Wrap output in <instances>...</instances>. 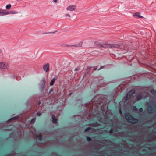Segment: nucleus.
<instances>
[{
	"label": "nucleus",
	"mask_w": 156,
	"mask_h": 156,
	"mask_svg": "<svg viewBox=\"0 0 156 156\" xmlns=\"http://www.w3.org/2000/svg\"><path fill=\"white\" fill-rule=\"evenodd\" d=\"M53 89L52 88H51L50 89L49 93H50L52 91Z\"/></svg>",
	"instance_id": "nucleus-28"
},
{
	"label": "nucleus",
	"mask_w": 156,
	"mask_h": 156,
	"mask_svg": "<svg viewBox=\"0 0 156 156\" xmlns=\"http://www.w3.org/2000/svg\"><path fill=\"white\" fill-rule=\"evenodd\" d=\"M94 69L95 70H96L97 69V68H94Z\"/></svg>",
	"instance_id": "nucleus-33"
},
{
	"label": "nucleus",
	"mask_w": 156,
	"mask_h": 156,
	"mask_svg": "<svg viewBox=\"0 0 156 156\" xmlns=\"http://www.w3.org/2000/svg\"><path fill=\"white\" fill-rule=\"evenodd\" d=\"M57 2V0H54V2L56 3Z\"/></svg>",
	"instance_id": "nucleus-32"
},
{
	"label": "nucleus",
	"mask_w": 156,
	"mask_h": 156,
	"mask_svg": "<svg viewBox=\"0 0 156 156\" xmlns=\"http://www.w3.org/2000/svg\"><path fill=\"white\" fill-rule=\"evenodd\" d=\"M17 13V12H12V11L11 12H6L5 10L0 9V16H3L12 14H16Z\"/></svg>",
	"instance_id": "nucleus-2"
},
{
	"label": "nucleus",
	"mask_w": 156,
	"mask_h": 156,
	"mask_svg": "<svg viewBox=\"0 0 156 156\" xmlns=\"http://www.w3.org/2000/svg\"><path fill=\"white\" fill-rule=\"evenodd\" d=\"M134 16H137L140 18H143V17L140 16V13L139 12H136L134 15Z\"/></svg>",
	"instance_id": "nucleus-12"
},
{
	"label": "nucleus",
	"mask_w": 156,
	"mask_h": 156,
	"mask_svg": "<svg viewBox=\"0 0 156 156\" xmlns=\"http://www.w3.org/2000/svg\"><path fill=\"white\" fill-rule=\"evenodd\" d=\"M9 68V65L6 62H0V68L2 69H8Z\"/></svg>",
	"instance_id": "nucleus-3"
},
{
	"label": "nucleus",
	"mask_w": 156,
	"mask_h": 156,
	"mask_svg": "<svg viewBox=\"0 0 156 156\" xmlns=\"http://www.w3.org/2000/svg\"><path fill=\"white\" fill-rule=\"evenodd\" d=\"M104 66H102L100 68L98 69V70H99L104 68Z\"/></svg>",
	"instance_id": "nucleus-25"
},
{
	"label": "nucleus",
	"mask_w": 156,
	"mask_h": 156,
	"mask_svg": "<svg viewBox=\"0 0 156 156\" xmlns=\"http://www.w3.org/2000/svg\"><path fill=\"white\" fill-rule=\"evenodd\" d=\"M42 81H43V82L44 83L43 86L44 87V85H45V80L44 79Z\"/></svg>",
	"instance_id": "nucleus-23"
},
{
	"label": "nucleus",
	"mask_w": 156,
	"mask_h": 156,
	"mask_svg": "<svg viewBox=\"0 0 156 156\" xmlns=\"http://www.w3.org/2000/svg\"><path fill=\"white\" fill-rule=\"evenodd\" d=\"M55 80V78H54L51 80V82L50 83V86H52L53 85Z\"/></svg>",
	"instance_id": "nucleus-15"
},
{
	"label": "nucleus",
	"mask_w": 156,
	"mask_h": 156,
	"mask_svg": "<svg viewBox=\"0 0 156 156\" xmlns=\"http://www.w3.org/2000/svg\"><path fill=\"white\" fill-rule=\"evenodd\" d=\"M133 111L135 112L137 110V109L136 107L135 106H134L133 107Z\"/></svg>",
	"instance_id": "nucleus-18"
},
{
	"label": "nucleus",
	"mask_w": 156,
	"mask_h": 156,
	"mask_svg": "<svg viewBox=\"0 0 156 156\" xmlns=\"http://www.w3.org/2000/svg\"><path fill=\"white\" fill-rule=\"evenodd\" d=\"M91 68V67L90 66H87V69H90V68Z\"/></svg>",
	"instance_id": "nucleus-29"
},
{
	"label": "nucleus",
	"mask_w": 156,
	"mask_h": 156,
	"mask_svg": "<svg viewBox=\"0 0 156 156\" xmlns=\"http://www.w3.org/2000/svg\"><path fill=\"white\" fill-rule=\"evenodd\" d=\"M86 140L88 141H90L92 140V138L91 137L88 136L86 137Z\"/></svg>",
	"instance_id": "nucleus-16"
},
{
	"label": "nucleus",
	"mask_w": 156,
	"mask_h": 156,
	"mask_svg": "<svg viewBox=\"0 0 156 156\" xmlns=\"http://www.w3.org/2000/svg\"><path fill=\"white\" fill-rule=\"evenodd\" d=\"M75 71H77V69L76 68V69H75Z\"/></svg>",
	"instance_id": "nucleus-34"
},
{
	"label": "nucleus",
	"mask_w": 156,
	"mask_h": 156,
	"mask_svg": "<svg viewBox=\"0 0 156 156\" xmlns=\"http://www.w3.org/2000/svg\"><path fill=\"white\" fill-rule=\"evenodd\" d=\"M112 126L114 127H115L116 125L115 123H113L112 124Z\"/></svg>",
	"instance_id": "nucleus-30"
},
{
	"label": "nucleus",
	"mask_w": 156,
	"mask_h": 156,
	"mask_svg": "<svg viewBox=\"0 0 156 156\" xmlns=\"http://www.w3.org/2000/svg\"><path fill=\"white\" fill-rule=\"evenodd\" d=\"M41 113H39V112H37V116H40L41 115Z\"/></svg>",
	"instance_id": "nucleus-26"
},
{
	"label": "nucleus",
	"mask_w": 156,
	"mask_h": 156,
	"mask_svg": "<svg viewBox=\"0 0 156 156\" xmlns=\"http://www.w3.org/2000/svg\"><path fill=\"white\" fill-rule=\"evenodd\" d=\"M138 110L140 112H141L143 111V109L142 108H140Z\"/></svg>",
	"instance_id": "nucleus-22"
},
{
	"label": "nucleus",
	"mask_w": 156,
	"mask_h": 156,
	"mask_svg": "<svg viewBox=\"0 0 156 156\" xmlns=\"http://www.w3.org/2000/svg\"><path fill=\"white\" fill-rule=\"evenodd\" d=\"M141 98V95H140V96H138V99H140Z\"/></svg>",
	"instance_id": "nucleus-27"
},
{
	"label": "nucleus",
	"mask_w": 156,
	"mask_h": 156,
	"mask_svg": "<svg viewBox=\"0 0 156 156\" xmlns=\"http://www.w3.org/2000/svg\"><path fill=\"white\" fill-rule=\"evenodd\" d=\"M133 95V94H132L131 91H129L128 93L127 96L125 97V99L126 101L128 100Z\"/></svg>",
	"instance_id": "nucleus-6"
},
{
	"label": "nucleus",
	"mask_w": 156,
	"mask_h": 156,
	"mask_svg": "<svg viewBox=\"0 0 156 156\" xmlns=\"http://www.w3.org/2000/svg\"><path fill=\"white\" fill-rule=\"evenodd\" d=\"M156 111V105L154 104V105H151L149 108L148 112L150 113H154Z\"/></svg>",
	"instance_id": "nucleus-4"
},
{
	"label": "nucleus",
	"mask_w": 156,
	"mask_h": 156,
	"mask_svg": "<svg viewBox=\"0 0 156 156\" xmlns=\"http://www.w3.org/2000/svg\"><path fill=\"white\" fill-rule=\"evenodd\" d=\"M125 116L128 121L133 124H136L138 122V120L137 119L133 117L129 113H126L125 115Z\"/></svg>",
	"instance_id": "nucleus-1"
},
{
	"label": "nucleus",
	"mask_w": 156,
	"mask_h": 156,
	"mask_svg": "<svg viewBox=\"0 0 156 156\" xmlns=\"http://www.w3.org/2000/svg\"><path fill=\"white\" fill-rule=\"evenodd\" d=\"M115 131V130L113 129H111L109 132V133H114V132Z\"/></svg>",
	"instance_id": "nucleus-21"
},
{
	"label": "nucleus",
	"mask_w": 156,
	"mask_h": 156,
	"mask_svg": "<svg viewBox=\"0 0 156 156\" xmlns=\"http://www.w3.org/2000/svg\"><path fill=\"white\" fill-rule=\"evenodd\" d=\"M116 45H115V44H111L110 45V47H112V48L115 47H116Z\"/></svg>",
	"instance_id": "nucleus-19"
},
{
	"label": "nucleus",
	"mask_w": 156,
	"mask_h": 156,
	"mask_svg": "<svg viewBox=\"0 0 156 156\" xmlns=\"http://www.w3.org/2000/svg\"><path fill=\"white\" fill-rule=\"evenodd\" d=\"M11 6H12L11 4H8V5H6V7H5L6 9L8 10L9 9H10V8H11Z\"/></svg>",
	"instance_id": "nucleus-14"
},
{
	"label": "nucleus",
	"mask_w": 156,
	"mask_h": 156,
	"mask_svg": "<svg viewBox=\"0 0 156 156\" xmlns=\"http://www.w3.org/2000/svg\"><path fill=\"white\" fill-rule=\"evenodd\" d=\"M36 137L38 139L39 141H41L42 139V135L40 134L37 136Z\"/></svg>",
	"instance_id": "nucleus-11"
},
{
	"label": "nucleus",
	"mask_w": 156,
	"mask_h": 156,
	"mask_svg": "<svg viewBox=\"0 0 156 156\" xmlns=\"http://www.w3.org/2000/svg\"><path fill=\"white\" fill-rule=\"evenodd\" d=\"M77 6L74 5H69L66 8V10L68 11H75L76 9Z\"/></svg>",
	"instance_id": "nucleus-5"
},
{
	"label": "nucleus",
	"mask_w": 156,
	"mask_h": 156,
	"mask_svg": "<svg viewBox=\"0 0 156 156\" xmlns=\"http://www.w3.org/2000/svg\"><path fill=\"white\" fill-rule=\"evenodd\" d=\"M151 92L154 96L156 97V91L154 90H151Z\"/></svg>",
	"instance_id": "nucleus-13"
},
{
	"label": "nucleus",
	"mask_w": 156,
	"mask_h": 156,
	"mask_svg": "<svg viewBox=\"0 0 156 156\" xmlns=\"http://www.w3.org/2000/svg\"><path fill=\"white\" fill-rule=\"evenodd\" d=\"M90 126H91L95 127L96 126H100V124L97 122L95 123H92L90 124Z\"/></svg>",
	"instance_id": "nucleus-10"
},
{
	"label": "nucleus",
	"mask_w": 156,
	"mask_h": 156,
	"mask_svg": "<svg viewBox=\"0 0 156 156\" xmlns=\"http://www.w3.org/2000/svg\"><path fill=\"white\" fill-rule=\"evenodd\" d=\"M1 50L0 49V53H1Z\"/></svg>",
	"instance_id": "nucleus-35"
},
{
	"label": "nucleus",
	"mask_w": 156,
	"mask_h": 156,
	"mask_svg": "<svg viewBox=\"0 0 156 156\" xmlns=\"http://www.w3.org/2000/svg\"><path fill=\"white\" fill-rule=\"evenodd\" d=\"M34 119H32L31 120V122H34Z\"/></svg>",
	"instance_id": "nucleus-31"
},
{
	"label": "nucleus",
	"mask_w": 156,
	"mask_h": 156,
	"mask_svg": "<svg viewBox=\"0 0 156 156\" xmlns=\"http://www.w3.org/2000/svg\"><path fill=\"white\" fill-rule=\"evenodd\" d=\"M82 43L80 42V43L77 44H76L72 45H68V46L69 47H79L82 46Z\"/></svg>",
	"instance_id": "nucleus-8"
},
{
	"label": "nucleus",
	"mask_w": 156,
	"mask_h": 156,
	"mask_svg": "<svg viewBox=\"0 0 156 156\" xmlns=\"http://www.w3.org/2000/svg\"><path fill=\"white\" fill-rule=\"evenodd\" d=\"M52 121L53 123L54 124H57V119L55 117V116L54 115H52Z\"/></svg>",
	"instance_id": "nucleus-9"
},
{
	"label": "nucleus",
	"mask_w": 156,
	"mask_h": 156,
	"mask_svg": "<svg viewBox=\"0 0 156 156\" xmlns=\"http://www.w3.org/2000/svg\"><path fill=\"white\" fill-rule=\"evenodd\" d=\"M91 130V128L90 127H88L84 131L85 132H87L88 131L90 130Z\"/></svg>",
	"instance_id": "nucleus-17"
},
{
	"label": "nucleus",
	"mask_w": 156,
	"mask_h": 156,
	"mask_svg": "<svg viewBox=\"0 0 156 156\" xmlns=\"http://www.w3.org/2000/svg\"><path fill=\"white\" fill-rule=\"evenodd\" d=\"M18 118V116L14 117H13V118H12L11 119H12V120H14L16 119H17Z\"/></svg>",
	"instance_id": "nucleus-20"
},
{
	"label": "nucleus",
	"mask_w": 156,
	"mask_h": 156,
	"mask_svg": "<svg viewBox=\"0 0 156 156\" xmlns=\"http://www.w3.org/2000/svg\"><path fill=\"white\" fill-rule=\"evenodd\" d=\"M66 17H68L70 18V15H69V14H67L66 15Z\"/></svg>",
	"instance_id": "nucleus-24"
},
{
	"label": "nucleus",
	"mask_w": 156,
	"mask_h": 156,
	"mask_svg": "<svg viewBox=\"0 0 156 156\" xmlns=\"http://www.w3.org/2000/svg\"><path fill=\"white\" fill-rule=\"evenodd\" d=\"M49 65L48 63L43 66L44 70L45 71V72H46L48 71L49 69Z\"/></svg>",
	"instance_id": "nucleus-7"
}]
</instances>
